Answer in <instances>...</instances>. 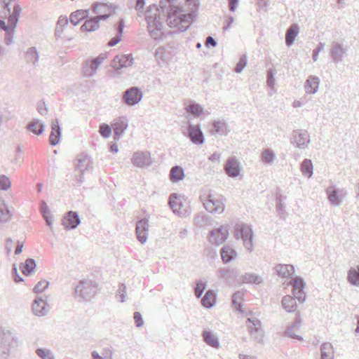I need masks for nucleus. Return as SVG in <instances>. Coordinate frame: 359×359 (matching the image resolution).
Instances as JSON below:
<instances>
[{
  "label": "nucleus",
  "instance_id": "1",
  "mask_svg": "<svg viewBox=\"0 0 359 359\" xmlns=\"http://www.w3.org/2000/svg\"><path fill=\"white\" fill-rule=\"evenodd\" d=\"M175 0H161L160 8L162 13L167 15V24L170 27H175L179 32H183L187 30L196 16V11L191 10L188 13H184L181 7L174 5Z\"/></svg>",
  "mask_w": 359,
  "mask_h": 359
},
{
  "label": "nucleus",
  "instance_id": "2",
  "mask_svg": "<svg viewBox=\"0 0 359 359\" xmlns=\"http://www.w3.org/2000/svg\"><path fill=\"white\" fill-rule=\"evenodd\" d=\"M98 291V284L92 280L84 279L74 288V297L79 302L90 301Z\"/></svg>",
  "mask_w": 359,
  "mask_h": 359
},
{
  "label": "nucleus",
  "instance_id": "3",
  "mask_svg": "<svg viewBox=\"0 0 359 359\" xmlns=\"http://www.w3.org/2000/svg\"><path fill=\"white\" fill-rule=\"evenodd\" d=\"M200 198L208 212L218 214L224 212L225 198L222 196L209 194L207 196H201Z\"/></svg>",
  "mask_w": 359,
  "mask_h": 359
},
{
  "label": "nucleus",
  "instance_id": "4",
  "mask_svg": "<svg viewBox=\"0 0 359 359\" xmlns=\"http://www.w3.org/2000/svg\"><path fill=\"white\" fill-rule=\"evenodd\" d=\"M17 337L9 331L2 329L0 326V359H8L10 356L11 349L16 343Z\"/></svg>",
  "mask_w": 359,
  "mask_h": 359
},
{
  "label": "nucleus",
  "instance_id": "5",
  "mask_svg": "<svg viewBox=\"0 0 359 359\" xmlns=\"http://www.w3.org/2000/svg\"><path fill=\"white\" fill-rule=\"evenodd\" d=\"M159 8H156V13L151 14L149 11L146 12V20L148 31L152 38L158 39L161 36V30L163 27V22L159 16Z\"/></svg>",
  "mask_w": 359,
  "mask_h": 359
},
{
  "label": "nucleus",
  "instance_id": "6",
  "mask_svg": "<svg viewBox=\"0 0 359 359\" xmlns=\"http://www.w3.org/2000/svg\"><path fill=\"white\" fill-rule=\"evenodd\" d=\"M234 237L236 239H242L246 250L249 252L252 251L253 232L250 226L243 223L236 224L234 227Z\"/></svg>",
  "mask_w": 359,
  "mask_h": 359
},
{
  "label": "nucleus",
  "instance_id": "7",
  "mask_svg": "<svg viewBox=\"0 0 359 359\" xmlns=\"http://www.w3.org/2000/svg\"><path fill=\"white\" fill-rule=\"evenodd\" d=\"M143 93L138 87H130L122 95V102L128 106H134L142 99Z\"/></svg>",
  "mask_w": 359,
  "mask_h": 359
},
{
  "label": "nucleus",
  "instance_id": "8",
  "mask_svg": "<svg viewBox=\"0 0 359 359\" xmlns=\"http://www.w3.org/2000/svg\"><path fill=\"white\" fill-rule=\"evenodd\" d=\"M184 135L195 144H202L205 142V137L200 124L194 125L189 122L187 131L184 132Z\"/></svg>",
  "mask_w": 359,
  "mask_h": 359
},
{
  "label": "nucleus",
  "instance_id": "9",
  "mask_svg": "<svg viewBox=\"0 0 359 359\" xmlns=\"http://www.w3.org/2000/svg\"><path fill=\"white\" fill-rule=\"evenodd\" d=\"M229 236V228L227 226L212 229L209 233V241L211 243L219 245L226 241Z\"/></svg>",
  "mask_w": 359,
  "mask_h": 359
},
{
  "label": "nucleus",
  "instance_id": "10",
  "mask_svg": "<svg viewBox=\"0 0 359 359\" xmlns=\"http://www.w3.org/2000/svg\"><path fill=\"white\" fill-rule=\"evenodd\" d=\"M149 226V220L146 218L140 219L136 223L135 233L141 244H144L147 240Z\"/></svg>",
  "mask_w": 359,
  "mask_h": 359
},
{
  "label": "nucleus",
  "instance_id": "11",
  "mask_svg": "<svg viewBox=\"0 0 359 359\" xmlns=\"http://www.w3.org/2000/svg\"><path fill=\"white\" fill-rule=\"evenodd\" d=\"M309 137L306 130H295L292 133L291 142L299 149H305L310 142Z\"/></svg>",
  "mask_w": 359,
  "mask_h": 359
},
{
  "label": "nucleus",
  "instance_id": "12",
  "mask_svg": "<svg viewBox=\"0 0 359 359\" xmlns=\"http://www.w3.org/2000/svg\"><path fill=\"white\" fill-rule=\"evenodd\" d=\"M326 194L330 203L334 206H339L341 203V198L346 194L344 189H337L335 186H329L326 189Z\"/></svg>",
  "mask_w": 359,
  "mask_h": 359
},
{
  "label": "nucleus",
  "instance_id": "13",
  "mask_svg": "<svg viewBox=\"0 0 359 359\" xmlns=\"http://www.w3.org/2000/svg\"><path fill=\"white\" fill-rule=\"evenodd\" d=\"M347 49L342 44L337 41H333L331 44L330 57L332 61L337 64L342 62L343 58L346 55Z\"/></svg>",
  "mask_w": 359,
  "mask_h": 359
},
{
  "label": "nucleus",
  "instance_id": "14",
  "mask_svg": "<svg viewBox=\"0 0 359 359\" xmlns=\"http://www.w3.org/2000/svg\"><path fill=\"white\" fill-rule=\"evenodd\" d=\"M81 223L79 214L74 211H69L62 220V224L67 230L75 229Z\"/></svg>",
  "mask_w": 359,
  "mask_h": 359
},
{
  "label": "nucleus",
  "instance_id": "15",
  "mask_svg": "<svg viewBox=\"0 0 359 359\" xmlns=\"http://www.w3.org/2000/svg\"><path fill=\"white\" fill-rule=\"evenodd\" d=\"M224 169L226 174L232 178L237 177L241 174L240 163L234 156L230 157L227 159Z\"/></svg>",
  "mask_w": 359,
  "mask_h": 359
},
{
  "label": "nucleus",
  "instance_id": "16",
  "mask_svg": "<svg viewBox=\"0 0 359 359\" xmlns=\"http://www.w3.org/2000/svg\"><path fill=\"white\" fill-rule=\"evenodd\" d=\"M133 62V58L131 54L117 55L111 62V66L115 69H120L123 67L131 66Z\"/></svg>",
  "mask_w": 359,
  "mask_h": 359
},
{
  "label": "nucleus",
  "instance_id": "17",
  "mask_svg": "<svg viewBox=\"0 0 359 359\" xmlns=\"http://www.w3.org/2000/svg\"><path fill=\"white\" fill-rule=\"evenodd\" d=\"M227 123L224 121H214L211 123L210 133L215 136H226L229 133Z\"/></svg>",
  "mask_w": 359,
  "mask_h": 359
},
{
  "label": "nucleus",
  "instance_id": "18",
  "mask_svg": "<svg viewBox=\"0 0 359 359\" xmlns=\"http://www.w3.org/2000/svg\"><path fill=\"white\" fill-rule=\"evenodd\" d=\"M131 161L134 165L140 168L149 166L151 164L150 154L149 152H135Z\"/></svg>",
  "mask_w": 359,
  "mask_h": 359
},
{
  "label": "nucleus",
  "instance_id": "19",
  "mask_svg": "<svg viewBox=\"0 0 359 359\" xmlns=\"http://www.w3.org/2000/svg\"><path fill=\"white\" fill-rule=\"evenodd\" d=\"M48 303L41 297H36L32 305V310L34 315L43 316L48 313Z\"/></svg>",
  "mask_w": 359,
  "mask_h": 359
},
{
  "label": "nucleus",
  "instance_id": "20",
  "mask_svg": "<svg viewBox=\"0 0 359 359\" xmlns=\"http://www.w3.org/2000/svg\"><path fill=\"white\" fill-rule=\"evenodd\" d=\"M92 161L87 154H81L76 158L75 171L85 172L93 168Z\"/></svg>",
  "mask_w": 359,
  "mask_h": 359
},
{
  "label": "nucleus",
  "instance_id": "21",
  "mask_svg": "<svg viewBox=\"0 0 359 359\" xmlns=\"http://www.w3.org/2000/svg\"><path fill=\"white\" fill-rule=\"evenodd\" d=\"M61 137V127L59 124L57 118L52 120L51 122V132L49 137V143L51 146H56L60 140Z\"/></svg>",
  "mask_w": 359,
  "mask_h": 359
},
{
  "label": "nucleus",
  "instance_id": "22",
  "mask_svg": "<svg viewBox=\"0 0 359 359\" xmlns=\"http://www.w3.org/2000/svg\"><path fill=\"white\" fill-rule=\"evenodd\" d=\"M286 196H283L281 194L278 192L276 194V209L280 218L284 220L288 215L286 211L285 203L283 202Z\"/></svg>",
  "mask_w": 359,
  "mask_h": 359
},
{
  "label": "nucleus",
  "instance_id": "23",
  "mask_svg": "<svg viewBox=\"0 0 359 359\" xmlns=\"http://www.w3.org/2000/svg\"><path fill=\"white\" fill-rule=\"evenodd\" d=\"M276 275L282 278H289L294 273V267L292 264H277L274 267Z\"/></svg>",
  "mask_w": 359,
  "mask_h": 359
},
{
  "label": "nucleus",
  "instance_id": "24",
  "mask_svg": "<svg viewBox=\"0 0 359 359\" xmlns=\"http://www.w3.org/2000/svg\"><path fill=\"white\" fill-rule=\"evenodd\" d=\"M219 277L227 283L233 282L238 276V270L231 268H221L218 270Z\"/></svg>",
  "mask_w": 359,
  "mask_h": 359
},
{
  "label": "nucleus",
  "instance_id": "25",
  "mask_svg": "<svg viewBox=\"0 0 359 359\" xmlns=\"http://www.w3.org/2000/svg\"><path fill=\"white\" fill-rule=\"evenodd\" d=\"M320 79L316 76H310L304 83V88L307 93L315 94L319 87Z\"/></svg>",
  "mask_w": 359,
  "mask_h": 359
},
{
  "label": "nucleus",
  "instance_id": "26",
  "mask_svg": "<svg viewBox=\"0 0 359 359\" xmlns=\"http://www.w3.org/2000/svg\"><path fill=\"white\" fill-rule=\"evenodd\" d=\"M299 26L297 24L290 25L285 33V45L290 47L294 42L299 34Z\"/></svg>",
  "mask_w": 359,
  "mask_h": 359
},
{
  "label": "nucleus",
  "instance_id": "27",
  "mask_svg": "<svg viewBox=\"0 0 359 359\" xmlns=\"http://www.w3.org/2000/svg\"><path fill=\"white\" fill-rule=\"evenodd\" d=\"M263 281L262 278L253 273H245L241 276L238 279V282L241 284H260Z\"/></svg>",
  "mask_w": 359,
  "mask_h": 359
},
{
  "label": "nucleus",
  "instance_id": "28",
  "mask_svg": "<svg viewBox=\"0 0 359 359\" xmlns=\"http://www.w3.org/2000/svg\"><path fill=\"white\" fill-rule=\"evenodd\" d=\"M99 66V62L95 61V58L91 60H86L83 66V75L87 77L93 76L96 73Z\"/></svg>",
  "mask_w": 359,
  "mask_h": 359
},
{
  "label": "nucleus",
  "instance_id": "29",
  "mask_svg": "<svg viewBox=\"0 0 359 359\" xmlns=\"http://www.w3.org/2000/svg\"><path fill=\"white\" fill-rule=\"evenodd\" d=\"M169 205L175 214L180 216L184 215L181 208L182 207V202L176 194H172L169 197Z\"/></svg>",
  "mask_w": 359,
  "mask_h": 359
},
{
  "label": "nucleus",
  "instance_id": "30",
  "mask_svg": "<svg viewBox=\"0 0 359 359\" xmlns=\"http://www.w3.org/2000/svg\"><path fill=\"white\" fill-rule=\"evenodd\" d=\"M128 128V123L123 120L118 119L112 123L114 140H118Z\"/></svg>",
  "mask_w": 359,
  "mask_h": 359
},
{
  "label": "nucleus",
  "instance_id": "31",
  "mask_svg": "<svg viewBox=\"0 0 359 359\" xmlns=\"http://www.w3.org/2000/svg\"><path fill=\"white\" fill-rule=\"evenodd\" d=\"M89 10L81 9L72 12L69 17L71 23L74 25H77L81 20L88 18Z\"/></svg>",
  "mask_w": 359,
  "mask_h": 359
},
{
  "label": "nucleus",
  "instance_id": "32",
  "mask_svg": "<svg viewBox=\"0 0 359 359\" xmlns=\"http://www.w3.org/2000/svg\"><path fill=\"white\" fill-rule=\"evenodd\" d=\"M220 254L222 262L224 264H227L233 260L237 255L236 250L228 245H224L222 248Z\"/></svg>",
  "mask_w": 359,
  "mask_h": 359
},
{
  "label": "nucleus",
  "instance_id": "33",
  "mask_svg": "<svg viewBox=\"0 0 359 359\" xmlns=\"http://www.w3.org/2000/svg\"><path fill=\"white\" fill-rule=\"evenodd\" d=\"M36 267V262L32 258H28L20 265V269L25 276H30Z\"/></svg>",
  "mask_w": 359,
  "mask_h": 359
},
{
  "label": "nucleus",
  "instance_id": "34",
  "mask_svg": "<svg viewBox=\"0 0 359 359\" xmlns=\"http://www.w3.org/2000/svg\"><path fill=\"white\" fill-rule=\"evenodd\" d=\"M91 356L92 359H113V348L111 346L108 345L102 348L100 353L96 351H93Z\"/></svg>",
  "mask_w": 359,
  "mask_h": 359
},
{
  "label": "nucleus",
  "instance_id": "35",
  "mask_svg": "<svg viewBox=\"0 0 359 359\" xmlns=\"http://www.w3.org/2000/svg\"><path fill=\"white\" fill-rule=\"evenodd\" d=\"M281 303L283 308L288 313L295 311L297 308L295 299L290 295L284 296L282 299Z\"/></svg>",
  "mask_w": 359,
  "mask_h": 359
},
{
  "label": "nucleus",
  "instance_id": "36",
  "mask_svg": "<svg viewBox=\"0 0 359 359\" xmlns=\"http://www.w3.org/2000/svg\"><path fill=\"white\" fill-rule=\"evenodd\" d=\"M27 129L36 135L43 134L45 128L44 124L38 119H33L27 126Z\"/></svg>",
  "mask_w": 359,
  "mask_h": 359
},
{
  "label": "nucleus",
  "instance_id": "37",
  "mask_svg": "<svg viewBox=\"0 0 359 359\" xmlns=\"http://www.w3.org/2000/svg\"><path fill=\"white\" fill-rule=\"evenodd\" d=\"M216 302V294L212 290H208L203 297L201 299V304L203 306L210 309L214 306Z\"/></svg>",
  "mask_w": 359,
  "mask_h": 359
},
{
  "label": "nucleus",
  "instance_id": "38",
  "mask_svg": "<svg viewBox=\"0 0 359 359\" xmlns=\"http://www.w3.org/2000/svg\"><path fill=\"white\" fill-rule=\"evenodd\" d=\"M25 58L27 63L36 66L39 60V54L36 47H31L25 53Z\"/></svg>",
  "mask_w": 359,
  "mask_h": 359
},
{
  "label": "nucleus",
  "instance_id": "39",
  "mask_svg": "<svg viewBox=\"0 0 359 359\" xmlns=\"http://www.w3.org/2000/svg\"><path fill=\"white\" fill-rule=\"evenodd\" d=\"M185 109L187 114L194 117H198L203 112V108L194 101H190Z\"/></svg>",
  "mask_w": 359,
  "mask_h": 359
},
{
  "label": "nucleus",
  "instance_id": "40",
  "mask_svg": "<svg viewBox=\"0 0 359 359\" xmlns=\"http://www.w3.org/2000/svg\"><path fill=\"white\" fill-rule=\"evenodd\" d=\"M203 341L209 346L219 348V341L218 338L215 337V335L208 330H204L202 334Z\"/></svg>",
  "mask_w": 359,
  "mask_h": 359
},
{
  "label": "nucleus",
  "instance_id": "41",
  "mask_svg": "<svg viewBox=\"0 0 359 359\" xmlns=\"http://www.w3.org/2000/svg\"><path fill=\"white\" fill-rule=\"evenodd\" d=\"M184 177V169L180 165L173 166L170 172V180L173 182H178Z\"/></svg>",
  "mask_w": 359,
  "mask_h": 359
},
{
  "label": "nucleus",
  "instance_id": "42",
  "mask_svg": "<svg viewBox=\"0 0 359 359\" xmlns=\"http://www.w3.org/2000/svg\"><path fill=\"white\" fill-rule=\"evenodd\" d=\"M12 217V214L4 199L0 198V223L8 222Z\"/></svg>",
  "mask_w": 359,
  "mask_h": 359
},
{
  "label": "nucleus",
  "instance_id": "43",
  "mask_svg": "<svg viewBox=\"0 0 359 359\" xmlns=\"http://www.w3.org/2000/svg\"><path fill=\"white\" fill-rule=\"evenodd\" d=\"M348 282L355 286H359V264L356 268L351 267L347 274Z\"/></svg>",
  "mask_w": 359,
  "mask_h": 359
},
{
  "label": "nucleus",
  "instance_id": "44",
  "mask_svg": "<svg viewBox=\"0 0 359 359\" xmlns=\"http://www.w3.org/2000/svg\"><path fill=\"white\" fill-rule=\"evenodd\" d=\"M100 27V24L97 23V20L95 17H91L87 19L83 25L81 27V31L93 32Z\"/></svg>",
  "mask_w": 359,
  "mask_h": 359
},
{
  "label": "nucleus",
  "instance_id": "45",
  "mask_svg": "<svg viewBox=\"0 0 359 359\" xmlns=\"http://www.w3.org/2000/svg\"><path fill=\"white\" fill-rule=\"evenodd\" d=\"M332 348V345L330 343H323L320 346V359H333Z\"/></svg>",
  "mask_w": 359,
  "mask_h": 359
},
{
  "label": "nucleus",
  "instance_id": "46",
  "mask_svg": "<svg viewBox=\"0 0 359 359\" xmlns=\"http://www.w3.org/2000/svg\"><path fill=\"white\" fill-rule=\"evenodd\" d=\"M244 297V291L238 290L233 293L232 296V304L235 306L236 309L238 311H241L243 306L242 302Z\"/></svg>",
  "mask_w": 359,
  "mask_h": 359
},
{
  "label": "nucleus",
  "instance_id": "47",
  "mask_svg": "<svg viewBox=\"0 0 359 359\" xmlns=\"http://www.w3.org/2000/svg\"><path fill=\"white\" fill-rule=\"evenodd\" d=\"M301 171L302 174L310 178L313 175V163L310 159L305 158L301 163Z\"/></svg>",
  "mask_w": 359,
  "mask_h": 359
},
{
  "label": "nucleus",
  "instance_id": "48",
  "mask_svg": "<svg viewBox=\"0 0 359 359\" xmlns=\"http://www.w3.org/2000/svg\"><path fill=\"white\" fill-rule=\"evenodd\" d=\"M247 326L250 332L253 334L260 330L261 322L256 318H249L247 320Z\"/></svg>",
  "mask_w": 359,
  "mask_h": 359
},
{
  "label": "nucleus",
  "instance_id": "49",
  "mask_svg": "<svg viewBox=\"0 0 359 359\" xmlns=\"http://www.w3.org/2000/svg\"><path fill=\"white\" fill-rule=\"evenodd\" d=\"M36 353L41 359H55L54 354L49 349L38 348Z\"/></svg>",
  "mask_w": 359,
  "mask_h": 359
},
{
  "label": "nucleus",
  "instance_id": "50",
  "mask_svg": "<svg viewBox=\"0 0 359 359\" xmlns=\"http://www.w3.org/2000/svg\"><path fill=\"white\" fill-rule=\"evenodd\" d=\"M275 158V154L272 150L269 149H265L262 152V159L265 163L270 164L273 162Z\"/></svg>",
  "mask_w": 359,
  "mask_h": 359
},
{
  "label": "nucleus",
  "instance_id": "51",
  "mask_svg": "<svg viewBox=\"0 0 359 359\" xmlns=\"http://www.w3.org/2000/svg\"><path fill=\"white\" fill-rule=\"evenodd\" d=\"M290 285L292 286V290H304L305 283L302 278L296 277L290 280Z\"/></svg>",
  "mask_w": 359,
  "mask_h": 359
},
{
  "label": "nucleus",
  "instance_id": "52",
  "mask_svg": "<svg viewBox=\"0 0 359 359\" xmlns=\"http://www.w3.org/2000/svg\"><path fill=\"white\" fill-rule=\"evenodd\" d=\"M100 134L104 138H108L111 134V128L106 123H101L99 128Z\"/></svg>",
  "mask_w": 359,
  "mask_h": 359
},
{
  "label": "nucleus",
  "instance_id": "53",
  "mask_svg": "<svg viewBox=\"0 0 359 359\" xmlns=\"http://www.w3.org/2000/svg\"><path fill=\"white\" fill-rule=\"evenodd\" d=\"M11 187L10 179L5 175H0V190L6 191Z\"/></svg>",
  "mask_w": 359,
  "mask_h": 359
},
{
  "label": "nucleus",
  "instance_id": "54",
  "mask_svg": "<svg viewBox=\"0 0 359 359\" xmlns=\"http://www.w3.org/2000/svg\"><path fill=\"white\" fill-rule=\"evenodd\" d=\"M108 8V5L104 3H98L95 2L92 5V10L93 13L100 14L102 12H104Z\"/></svg>",
  "mask_w": 359,
  "mask_h": 359
},
{
  "label": "nucleus",
  "instance_id": "55",
  "mask_svg": "<svg viewBox=\"0 0 359 359\" xmlns=\"http://www.w3.org/2000/svg\"><path fill=\"white\" fill-rule=\"evenodd\" d=\"M247 65V57L243 55L241 57L238 62L234 67V72L236 73H241Z\"/></svg>",
  "mask_w": 359,
  "mask_h": 359
},
{
  "label": "nucleus",
  "instance_id": "56",
  "mask_svg": "<svg viewBox=\"0 0 359 359\" xmlns=\"http://www.w3.org/2000/svg\"><path fill=\"white\" fill-rule=\"evenodd\" d=\"M206 288V283L201 281V280H199V281H197L196 283V286L195 287V296L196 298H200L204 290H205Z\"/></svg>",
  "mask_w": 359,
  "mask_h": 359
},
{
  "label": "nucleus",
  "instance_id": "57",
  "mask_svg": "<svg viewBox=\"0 0 359 359\" xmlns=\"http://www.w3.org/2000/svg\"><path fill=\"white\" fill-rule=\"evenodd\" d=\"M49 286V282L45 280H40L38 282V283L35 285V287L33 289V291L35 293H41L43 291H44L46 288H48Z\"/></svg>",
  "mask_w": 359,
  "mask_h": 359
},
{
  "label": "nucleus",
  "instance_id": "58",
  "mask_svg": "<svg viewBox=\"0 0 359 359\" xmlns=\"http://www.w3.org/2000/svg\"><path fill=\"white\" fill-rule=\"evenodd\" d=\"M293 298L298 300L300 303H303L306 300V294L304 290H292Z\"/></svg>",
  "mask_w": 359,
  "mask_h": 359
},
{
  "label": "nucleus",
  "instance_id": "59",
  "mask_svg": "<svg viewBox=\"0 0 359 359\" xmlns=\"http://www.w3.org/2000/svg\"><path fill=\"white\" fill-rule=\"evenodd\" d=\"M126 296V286L123 283H121L119 285V287L116 294V297H120V302H124L126 301L125 298Z\"/></svg>",
  "mask_w": 359,
  "mask_h": 359
},
{
  "label": "nucleus",
  "instance_id": "60",
  "mask_svg": "<svg viewBox=\"0 0 359 359\" xmlns=\"http://www.w3.org/2000/svg\"><path fill=\"white\" fill-rule=\"evenodd\" d=\"M12 276H13L14 281L17 283H21L24 280V279L19 275V273L18 272L16 264H13Z\"/></svg>",
  "mask_w": 359,
  "mask_h": 359
},
{
  "label": "nucleus",
  "instance_id": "61",
  "mask_svg": "<svg viewBox=\"0 0 359 359\" xmlns=\"http://www.w3.org/2000/svg\"><path fill=\"white\" fill-rule=\"evenodd\" d=\"M133 315H134L133 318L135 320V325L137 327H142L144 324V320H143L141 313L138 311H135Z\"/></svg>",
  "mask_w": 359,
  "mask_h": 359
},
{
  "label": "nucleus",
  "instance_id": "62",
  "mask_svg": "<svg viewBox=\"0 0 359 359\" xmlns=\"http://www.w3.org/2000/svg\"><path fill=\"white\" fill-rule=\"evenodd\" d=\"M324 43L320 42L317 47L313 50L312 58L314 62L317 61L319 53L323 49Z\"/></svg>",
  "mask_w": 359,
  "mask_h": 359
},
{
  "label": "nucleus",
  "instance_id": "63",
  "mask_svg": "<svg viewBox=\"0 0 359 359\" xmlns=\"http://www.w3.org/2000/svg\"><path fill=\"white\" fill-rule=\"evenodd\" d=\"M84 172H79V174L74 175V180L76 181L75 186L79 187L85 181Z\"/></svg>",
  "mask_w": 359,
  "mask_h": 359
},
{
  "label": "nucleus",
  "instance_id": "64",
  "mask_svg": "<svg viewBox=\"0 0 359 359\" xmlns=\"http://www.w3.org/2000/svg\"><path fill=\"white\" fill-rule=\"evenodd\" d=\"M267 85L269 87H273L275 84L274 72L272 69L267 72Z\"/></svg>",
  "mask_w": 359,
  "mask_h": 359
}]
</instances>
